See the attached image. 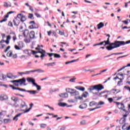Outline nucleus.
<instances>
[{"label":"nucleus","mask_w":130,"mask_h":130,"mask_svg":"<svg viewBox=\"0 0 130 130\" xmlns=\"http://www.w3.org/2000/svg\"><path fill=\"white\" fill-rule=\"evenodd\" d=\"M105 45L104 46H106V45L109 44V46L106 47V49L109 51L112 50V49H114V48H117L121 45H125V44H129L130 41H127L126 42L124 41H116L114 43H110V41H109V38L107 39V41H104Z\"/></svg>","instance_id":"1"},{"label":"nucleus","mask_w":130,"mask_h":130,"mask_svg":"<svg viewBox=\"0 0 130 130\" xmlns=\"http://www.w3.org/2000/svg\"><path fill=\"white\" fill-rule=\"evenodd\" d=\"M66 90L67 93H70L71 96H75V98L76 99V100H78V99L79 100H82V99H83V98L79 96L80 93L79 91L70 88H66Z\"/></svg>","instance_id":"2"},{"label":"nucleus","mask_w":130,"mask_h":130,"mask_svg":"<svg viewBox=\"0 0 130 130\" xmlns=\"http://www.w3.org/2000/svg\"><path fill=\"white\" fill-rule=\"evenodd\" d=\"M103 89H104V86H103L102 84H100L94 86H90V87L88 88V90L91 93H93L94 90H95V91H97L98 92H100V91L103 90Z\"/></svg>","instance_id":"3"},{"label":"nucleus","mask_w":130,"mask_h":130,"mask_svg":"<svg viewBox=\"0 0 130 130\" xmlns=\"http://www.w3.org/2000/svg\"><path fill=\"white\" fill-rule=\"evenodd\" d=\"M13 90H19V91H23V92H27V93H29L30 95H35V94H37L38 92L36 90H26L25 89L15 87V86H13L12 85H9Z\"/></svg>","instance_id":"4"},{"label":"nucleus","mask_w":130,"mask_h":130,"mask_svg":"<svg viewBox=\"0 0 130 130\" xmlns=\"http://www.w3.org/2000/svg\"><path fill=\"white\" fill-rule=\"evenodd\" d=\"M38 48H36V50H39V53H41V57L42 58V59H43V57L45 56H47L46 55H45V50L40 48V45H38Z\"/></svg>","instance_id":"5"},{"label":"nucleus","mask_w":130,"mask_h":130,"mask_svg":"<svg viewBox=\"0 0 130 130\" xmlns=\"http://www.w3.org/2000/svg\"><path fill=\"white\" fill-rule=\"evenodd\" d=\"M106 92H109V91H102L100 93H98V92H93V94L94 95H98V96H99V97H104L105 98H107L108 96V95L106 94L105 93H106Z\"/></svg>","instance_id":"6"},{"label":"nucleus","mask_w":130,"mask_h":130,"mask_svg":"<svg viewBox=\"0 0 130 130\" xmlns=\"http://www.w3.org/2000/svg\"><path fill=\"white\" fill-rule=\"evenodd\" d=\"M15 13L14 11H10L7 13V14L4 17V18L0 21V23H3V22H6L8 20V18H9V15H11V14H13Z\"/></svg>","instance_id":"7"},{"label":"nucleus","mask_w":130,"mask_h":130,"mask_svg":"<svg viewBox=\"0 0 130 130\" xmlns=\"http://www.w3.org/2000/svg\"><path fill=\"white\" fill-rule=\"evenodd\" d=\"M127 117V115L125 114L123 116V117L121 118L119 120L120 124H123V123H125L126 121V117Z\"/></svg>","instance_id":"8"},{"label":"nucleus","mask_w":130,"mask_h":130,"mask_svg":"<svg viewBox=\"0 0 130 130\" xmlns=\"http://www.w3.org/2000/svg\"><path fill=\"white\" fill-rule=\"evenodd\" d=\"M17 18L21 21V22H25L27 18L25 16L22 15V14H19L17 15Z\"/></svg>","instance_id":"9"},{"label":"nucleus","mask_w":130,"mask_h":130,"mask_svg":"<svg viewBox=\"0 0 130 130\" xmlns=\"http://www.w3.org/2000/svg\"><path fill=\"white\" fill-rule=\"evenodd\" d=\"M115 103L117 104L119 109H122L123 111H125V109H124V105H123V104L118 102H115Z\"/></svg>","instance_id":"10"},{"label":"nucleus","mask_w":130,"mask_h":130,"mask_svg":"<svg viewBox=\"0 0 130 130\" xmlns=\"http://www.w3.org/2000/svg\"><path fill=\"white\" fill-rule=\"evenodd\" d=\"M30 24H32L31 25L29 26L30 29H37V28H38V25L35 23V22L34 21H30Z\"/></svg>","instance_id":"11"},{"label":"nucleus","mask_w":130,"mask_h":130,"mask_svg":"<svg viewBox=\"0 0 130 130\" xmlns=\"http://www.w3.org/2000/svg\"><path fill=\"white\" fill-rule=\"evenodd\" d=\"M29 37L30 39H36L37 38V37H35V32L34 31L30 32Z\"/></svg>","instance_id":"12"},{"label":"nucleus","mask_w":130,"mask_h":130,"mask_svg":"<svg viewBox=\"0 0 130 130\" xmlns=\"http://www.w3.org/2000/svg\"><path fill=\"white\" fill-rule=\"evenodd\" d=\"M13 23L14 26H19V24H20V19L18 18V16L13 20Z\"/></svg>","instance_id":"13"},{"label":"nucleus","mask_w":130,"mask_h":130,"mask_svg":"<svg viewBox=\"0 0 130 130\" xmlns=\"http://www.w3.org/2000/svg\"><path fill=\"white\" fill-rule=\"evenodd\" d=\"M9 99V96L6 94H1L0 95V100L3 101V100H8Z\"/></svg>","instance_id":"14"},{"label":"nucleus","mask_w":130,"mask_h":130,"mask_svg":"<svg viewBox=\"0 0 130 130\" xmlns=\"http://www.w3.org/2000/svg\"><path fill=\"white\" fill-rule=\"evenodd\" d=\"M122 129L124 130H130V125H128L127 123H125L122 126Z\"/></svg>","instance_id":"15"},{"label":"nucleus","mask_w":130,"mask_h":130,"mask_svg":"<svg viewBox=\"0 0 130 130\" xmlns=\"http://www.w3.org/2000/svg\"><path fill=\"white\" fill-rule=\"evenodd\" d=\"M0 80L1 81H7V75L3 73L0 74Z\"/></svg>","instance_id":"16"},{"label":"nucleus","mask_w":130,"mask_h":130,"mask_svg":"<svg viewBox=\"0 0 130 130\" xmlns=\"http://www.w3.org/2000/svg\"><path fill=\"white\" fill-rule=\"evenodd\" d=\"M22 114H23V113H20L18 114H17L16 116H15L13 118V120H14V121H18V119H19V118H18V117H20V116H21V115H22Z\"/></svg>","instance_id":"17"},{"label":"nucleus","mask_w":130,"mask_h":130,"mask_svg":"<svg viewBox=\"0 0 130 130\" xmlns=\"http://www.w3.org/2000/svg\"><path fill=\"white\" fill-rule=\"evenodd\" d=\"M29 30L28 29H25L23 31V35L24 37L25 38L28 37V36L29 35Z\"/></svg>","instance_id":"18"},{"label":"nucleus","mask_w":130,"mask_h":130,"mask_svg":"<svg viewBox=\"0 0 130 130\" xmlns=\"http://www.w3.org/2000/svg\"><path fill=\"white\" fill-rule=\"evenodd\" d=\"M59 96L61 98H68L69 97V94L68 93H63L59 94Z\"/></svg>","instance_id":"19"},{"label":"nucleus","mask_w":130,"mask_h":130,"mask_svg":"<svg viewBox=\"0 0 130 130\" xmlns=\"http://www.w3.org/2000/svg\"><path fill=\"white\" fill-rule=\"evenodd\" d=\"M27 82H28V83H32L33 86L34 85V84H35V79H33V78H27Z\"/></svg>","instance_id":"20"},{"label":"nucleus","mask_w":130,"mask_h":130,"mask_svg":"<svg viewBox=\"0 0 130 130\" xmlns=\"http://www.w3.org/2000/svg\"><path fill=\"white\" fill-rule=\"evenodd\" d=\"M17 81L19 85H22V84H24V83L26 82V79L24 78L18 80Z\"/></svg>","instance_id":"21"},{"label":"nucleus","mask_w":130,"mask_h":130,"mask_svg":"<svg viewBox=\"0 0 130 130\" xmlns=\"http://www.w3.org/2000/svg\"><path fill=\"white\" fill-rule=\"evenodd\" d=\"M97 27H98V29L99 30H100L101 28H103V27H104V23H103V22H100V23L97 24Z\"/></svg>","instance_id":"22"},{"label":"nucleus","mask_w":130,"mask_h":130,"mask_svg":"<svg viewBox=\"0 0 130 130\" xmlns=\"http://www.w3.org/2000/svg\"><path fill=\"white\" fill-rule=\"evenodd\" d=\"M88 105L86 103L82 104L81 105L79 106V108L80 109H85V108H87Z\"/></svg>","instance_id":"23"},{"label":"nucleus","mask_w":130,"mask_h":130,"mask_svg":"<svg viewBox=\"0 0 130 130\" xmlns=\"http://www.w3.org/2000/svg\"><path fill=\"white\" fill-rule=\"evenodd\" d=\"M20 106L21 108H23V107H26V109L28 108V106L26 105V103L23 101H21Z\"/></svg>","instance_id":"24"},{"label":"nucleus","mask_w":130,"mask_h":130,"mask_svg":"<svg viewBox=\"0 0 130 130\" xmlns=\"http://www.w3.org/2000/svg\"><path fill=\"white\" fill-rule=\"evenodd\" d=\"M10 35H11V37H13V39L14 41L17 40V37H16V34L14 32H11Z\"/></svg>","instance_id":"25"},{"label":"nucleus","mask_w":130,"mask_h":130,"mask_svg":"<svg viewBox=\"0 0 130 130\" xmlns=\"http://www.w3.org/2000/svg\"><path fill=\"white\" fill-rule=\"evenodd\" d=\"M111 92H112V93L113 94H114V95H116V94L119 93V92H120V90H118L117 89H112Z\"/></svg>","instance_id":"26"},{"label":"nucleus","mask_w":130,"mask_h":130,"mask_svg":"<svg viewBox=\"0 0 130 130\" xmlns=\"http://www.w3.org/2000/svg\"><path fill=\"white\" fill-rule=\"evenodd\" d=\"M77 90H79V91H82L84 92L85 91V87H83L82 86H78L75 87Z\"/></svg>","instance_id":"27"},{"label":"nucleus","mask_w":130,"mask_h":130,"mask_svg":"<svg viewBox=\"0 0 130 130\" xmlns=\"http://www.w3.org/2000/svg\"><path fill=\"white\" fill-rule=\"evenodd\" d=\"M33 105H34L33 104H32V103L30 104L29 105L30 108L24 111V113H27V112H29L30 111V110H31V109H32V107H33Z\"/></svg>","instance_id":"28"},{"label":"nucleus","mask_w":130,"mask_h":130,"mask_svg":"<svg viewBox=\"0 0 130 130\" xmlns=\"http://www.w3.org/2000/svg\"><path fill=\"white\" fill-rule=\"evenodd\" d=\"M34 86H35V87H36L37 90H38V91H40V90H41V86L40 85H38L37 83H34Z\"/></svg>","instance_id":"29"},{"label":"nucleus","mask_w":130,"mask_h":130,"mask_svg":"<svg viewBox=\"0 0 130 130\" xmlns=\"http://www.w3.org/2000/svg\"><path fill=\"white\" fill-rule=\"evenodd\" d=\"M88 95H89V93H88L87 91H85L82 94V98H83V97L84 98H87V96H88Z\"/></svg>","instance_id":"30"},{"label":"nucleus","mask_w":130,"mask_h":130,"mask_svg":"<svg viewBox=\"0 0 130 130\" xmlns=\"http://www.w3.org/2000/svg\"><path fill=\"white\" fill-rule=\"evenodd\" d=\"M11 100H12V101H14V102H18V101H19V99H18V98L16 96H12L11 98Z\"/></svg>","instance_id":"31"},{"label":"nucleus","mask_w":130,"mask_h":130,"mask_svg":"<svg viewBox=\"0 0 130 130\" xmlns=\"http://www.w3.org/2000/svg\"><path fill=\"white\" fill-rule=\"evenodd\" d=\"M35 72H38V73H44V71L41 69H37L32 70V73H35Z\"/></svg>","instance_id":"32"},{"label":"nucleus","mask_w":130,"mask_h":130,"mask_svg":"<svg viewBox=\"0 0 130 130\" xmlns=\"http://www.w3.org/2000/svg\"><path fill=\"white\" fill-rule=\"evenodd\" d=\"M12 83H13L14 85H15V86H20V84L19 83V82H18V80H13L12 81Z\"/></svg>","instance_id":"33"},{"label":"nucleus","mask_w":130,"mask_h":130,"mask_svg":"<svg viewBox=\"0 0 130 130\" xmlns=\"http://www.w3.org/2000/svg\"><path fill=\"white\" fill-rule=\"evenodd\" d=\"M59 106H60L61 107H65V106H67V103H59L58 104Z\"/></svg>","instance_id":"34"},{"label":"nucleus","mask_w":130,"mask_h":130,"mask_svg":"<svg viewBox=\"0 0 130 130\" xmlns=\"http://www.w3.org/2000/svg\"><path fill=\"white\" fill-rule=\"evenodd\" d=\"M78 60H79V59H77L76 60H73L72 61H69L65 62V64H69V63H72V62H76V61H78Z\"/></svg>","instance_id":"35"},{"label":"nucleus","mask_w":130,"mask_h":130,"mask_svg":"<svg viewBox=\"0 0 130 130\" xmlns=\"http://www.w3.org/2000/svg\"><path fill=\"white\" fill-rule=\"evenodd\" d=\"M38 51H36L34 50H29L30 53H32V54H36V53H39V50H37Z\"/></svg>","instance_id":"36"},{"label":"nucleus","mask_w":130,"mask_h":130,"mask_svg":"<svg viewBox=\"0 0 130 130\" xmlns=\"http://www.w3.org/2000/svg\"><path fill=\"white\" fill-rule=\"evenodd\" d=\"M18 46L20 48H23V47H24V43H23V42H19L18 43Z\"/></svg>","instance_id":"37"},{"label":"nucleus","mask_w":130,"mask_h":130,"mask_svg":"<svg viewBox=\"0 0 130 130\" xmlns=\"http://www.w3.org/2000/svg\"><path fill=\"white\" fill-rule=\"evenodd\" d=\"M54 57L55 58H60V57H61L60 55H59V54H56V53L54 54Z\"/></svg>","instance_id":"38"},{"label":"nucleus","mask_w":130,"mask_h":130,"mask_svg":"<svg viewBox=\"0 0 130 130\" xmlns=\"http://www.w3.org/2000/svg\"><path fill=\"white\" fill-rule=\"evenodd\" d=\"M53 66H55V62H53L52 63H49L47 64V67H53Z\"/></svg>","instance_id":"39"},{"label":"nucleus","mask_w":130,"mask_h":130,"mask_svg":"<svg viewBox=\"0 0 130 130\" xmlns=\"http://www.w3.org/2000/svg\"><path fill=\"white\" fill-rule=\"evenodd\" d=\"M4 7H5V8H8V7H12V6L9 5V3H8L7 2H4Z\"/></svg>","instance_id":"40"},{"label":"nucleus","mask_w":130,"mask_h":130,"mask_svg":"<svg viewBox=\"0 0 130 130\" xmlns=\"http://www.w3.org/2000/svg\"><path fill=\"white\" fill-rule=\"evenodd\" d=\"M4 123H9V122H10L11 121V119H5L4 120Z\"/></svg>","instance_id":"41"},{"label":"nucleus","mask_w":130,"mask_h":130,"mask_svg":"<svg viewBox=\"0 0 130 130\" xmlns=\"http://www.w3.org/2000/svg\"><path fill=\"white\" fill-rule=\"evenodd\" d=\"M127 67H130V64L129 63L127 64L125 66H124V67H122L121 69H119V70H120V72L121 71H122V70H124L125 68H127Z\"/></svg>","instance_id":"42"},{"label":"nucleus","mask_w":130,"mask_h":130,"mask_svg":"<svg viewBox=\"0 0 130 130\" xmlns=\"http://www.w3.org/2000/svg\"><path fill=\"white\" fill-rule=\"evenodd\" d=\"M46 126H47V124H46L42 123V124H41L40 125V127H41V128H45Z\"/></svg>","instance_id":"43"},{"label":"nucleus","mask_w":130,"mask_h":130,"mask_svg":"<svg viewBox=\"0 0 130 130\" xmlns=\"http://www.w3.org/2000/svg\"><path fill=\"white\" fill-rule=\"evenodd\" d=\"M119 80L120 81L117 83V86H120L121 85V83H122V80H123V78L119 79Z\"/></svg>","instance_id":"44"},{"label":"nucleus","mask_w":130,"mask_h":130,"mask_svg":"<svg viewBox=\"0 0 130 130\" xmlns=\"http://www.w3.org/2000/svg\"><path fill=\"white\" fill-rule=\"evenodd\" d=\"M30 73H33V70L29 71H25L24 72V75H29Z\"/></svg>","instance_id":"45"},{"label":"nucleus","mask_w":130,"mask_h":130,"mask_svg":"<svg viewBox=\"0 0 130 130\" xmlns=\"http://www.w3.org/2000/svg\"><path fill=\"white\" fill-rule=\"evenodd\" d=\"M57 31H58V34H60V35H61V36H63V35H64V32L63 31H61L59 30H57Z\"/></svg>","instance_id":"46"},{"label":"nucleus","mask_w":130,"mask_h":130,"mask_svg":"<svg viewBox=\"0 0 130 130\" xmlns=\"http://www.w3.org/2000/svg\"><path fill=\"white\" fill-rule=\"evenodd\" d=\"M108 101H109V103H112L113 102V99L109 98L108 99Z\"/></svg>","instance_id":"47"},{"label":"nucleus","mask_w":130,"mask_h":130,"mask_svg":"<svg viewBox=\"0 0 130 130\" xmlns=\"http://www.w3.org/2000/svg\"><path fill=\"white\" fill-rule=\"evenodd\" d=\"M122 22V23H124L125 25H127V24H128V19L123 20Z\"/></svg>","instance_id":"48"},{"label":"nucleus","mask_w":130,"mask_h":130,"mask_svg":"<svg viewBox=\"0 0 130 130\" xmlns=\"http://www.w3.org/2000/svg\"><path fill=\"white\" fill-rule=\"evenodd\" d=\"M96 104V103L95 102H91L89 103V106H94Z\"/></svg>","instance_id":"49"},{"label":"nucleus","mask_w":130,"mask_h":130,"mask_svg":"<svg viewBox=\"0 0 130 130\" xmlns=\"http://www.w3.org/2000/svg\"><path fill=\"white\" fill-rule=\"evenodd\" d=\"M14 47L16 50H20L21 49V48L19 47V46H17L16 45L14 46Z\"/></svg>","instance_id":"50"},{"label":"nucleus","mask_w":130,"mask_h":130,"mask_svg":"<svg viewBox=\"0 0 130 130\" xmlns=\"http://www.w3.org/2000/svg\"><path fill=\"white\" fill-rule=\"evenodd\" d=\"M76 79H77V78H72V79H71L69 80V81H70V82H71L72 83H74V82H75V80H76Z\"/></svg>","instance_id":"51"},{"label":"nucleus","mask_w":130,"mask_h":130,"mask_svg":"<svg viewBox=\"0 0 130 130\" xmlns=\"http://www.w3.org/2000/svg\"><path fill=\"white\" fill-rule=\"evenodd\" d=\"M24 53H26L27 54H28V55H30L31 54H30L29 53H30V50L28 51L27 50H25L24 51Z\"/></svg>","instance_id":"52"},{"label":"nucleus","mask_w":130,"mask_h":130,"mask_svg":"<svg viewBox=\"0 0 130 130\" xmlns=\"http://www.w3.org/2000/svg\"><path fill=\"white\" fill-rule=\"evenodd\" d=\"M47 54L48 55H49V56H50V57H51V56L54 55V53H47Z\"/></svg>","instance_id":"53"},{"label":"nucleus","mask_w":130,"mask_h":130,"mask_svg":"<svg viewBox=\"0 0 130 130\" xmlns=\"http://www.w3.org/2000/svg\"><path fill=\"white\" fill-rule=\"evenodd\" d=\"M80 124L82 125L86 124V120H83L80 122Z\"/></svg>","instance_id":"54"},{"label":"nucleus","mask_w":130,"mask_h":130,"mask_svg":"<svg viewBox=\"0 0 130 130\" xmlns=\"http://www.w3.org/2000/svg\"><path fill=\"white\" fill-rule=\"evenodd\" d=\"M124 89H125L126 90H127L128 91H129V92H130V87L128 86H124Z\"/></svg>","instance_id":"55"},{"label":"nucleus","mask_w":130,"mask_h":130,"mask_svg":"<svg viewBox=\"0 0 130 130\" xmlns=\"http://www.w3.org/2000/svg\"><path fill=\"white\" fill-rule=\"evenodd\" d=\"M100 108L101 107H96L95 108L90 109V111H93V110H95V109H98L99 108Z\"/></svg>","instance_id":"56"},{"label":"nucleus","mask_w":130,"mask_h":130,"mask_svg":"<svg viewBox=\"0 0 130 130\" xmlns=\"http://www.w3.org/2000/svg\"><path fill=\"white\" fill-rule=\"evenodd\" d=\"M28 18H29V19H33V14L29 13L28 14Z\"/></svg>","instance_id":"57"},{"label":"nucleus","mask_w":130,"mask_h":130,"mask_svg":"<svg viewBox=\"0 0 130 130\" xmlns=\"http://www.w3.org/2000/svg\"><path fill=\"white\" fill-rule=\"evenodd\" d=\"M45 106H46L47 107H48V108H50V109H51L52 110H54V108L53 107H50V106H48L47 105H45Z\"/></svg>","instance_id":"58"},{"label":"nucleus","mask_w":130,"mask_h":130,"mask_svg":"<svg viewBox=\"0 0 130 130\" xmlns=\"http://www.w3.org/2000/svg\"><path fill=\"white\" fill-rule=\"evenodd\" d=\"M8 26L10 27H13V23H12L11 21H9L8 23Z\"/></svg>","instance_id":"59"},{"label":"nucleus","mask_w":130,"mask_h":130,"mask_svg":"<svg viewBox=\"0 0 130 130\" xmlns=\"http://www.w3.org/2000/svg\"><path fill=\"white\" fill-rule=\"evenodd\" d=\"M35 15L36 16V17H37V18H40L41 17V16H40V15L38 13H35Z\"/></svg>","instance_id":"60"},{"label":"nucleus","mask_w":130,"mask_h":130,"mask_svg":"<svg viewBox=\"0 0 130 130\" xmlns=\"http://www.w3.org/2000/svg\"><path fill=\"white\" fill-rule=\"evenodd\" d=\"M11 37H12L11 35H10V36H8L7 37V40H8L10 41V40H11Z\"/></svg>","instance_id":"61"},{"label":"nucleus","mask_w":130,"mask_h":130,"mask_svg":"<svg viewBox=\"0 0 130 130\" xmlns=\"http://www.w3.org/2000/svg\"><path fill=\"white\" fill-rule=\"evenodd\" d=\"M104 105V102H100L98 104V105Z\"/></svg>","instance_id":"62"},{"label":"nucleus","mask_w":130,"mask_h":130,"mask_svg":"<svg viewBox=\"0 0 130 130\" xmlns=\"http://www.w3.org/2000/svg\"><path fill=\"white\" fill-rule=\"evenodd\" d=\"M10 48H11V46H9L5 51V52H7L9 50V49H10Z\"/></svg>","instance_id":"63"},{"label":"nucleus","mask_w":130,"mask_h":130,"mask_svg":"<svg viewBox=\"0 0 130 130\" xmlns=\"http://www.w3.org/2000/svg\"><path fill=\"white\" fill-rule=\"evenodd\" d=\"M60 130H66V127L64 126H61L60 128Z\"/></svg>","instance_id":"64"}]
</instances>
